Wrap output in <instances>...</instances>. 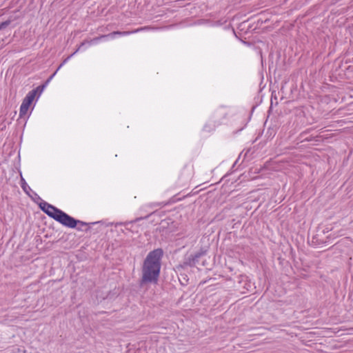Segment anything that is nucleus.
Returning <instances> with one entry per match:
<instances>
[{
    "instance_id": "f257e3e1",
    "label": "nucleus",
    "mask_w": 353,
    "mask_h": 353,
    "mask_svg": "<svg viewBox=\"0 0 353 353\" xmlns=\"http://www.w3.org/2000/svg\"><path fill=\"white\" fill-rule=\"evenodd\" d=\"M163 256L162 248H157L150 252L144 259L142 265V276L139 281L140 287L148 283H157L160 275L161 259Z\"/></svg>"
},
{
    "instance_id": "f03ea898",
    "label": "nucleus",
    "mask_w": 353,
    "mask_h": 353,
    "mask_svg": "<svg viewBox=\"0 0 353 353\" xmlns=\"http://www.w3.org/2000/svg\"><path fill=\"white\" fill-rule=\"evenodd\" d=\"M39 206L48 216L61 224L62 223L64 217H65V212L43 201L39 204Z\"/></svg>"
},
{
    "instance_id": "7ed1b4c3",
    "label": "nucleus",
    "mask_w": 353,
    "mask_h": 353,
    "mask_svg": "<svg viewBox=\"0 0 353 353\" xmlns=\"http://www.w3.org/2000/svg\"><path fill=\"white\" fill-rule=\"evenodd\" d=\"M43 91V90H32L28 93L21 105L19 110V118H22L27 114L31 105L34 101H37Z\"/></svg>"
},
{
    "instance_id": "20e7f679",
    "label": "nucleus",
    "mask_w": 353,
    "mask_h": 353,
    "mask_svg": "<svg viewBox=\"0 0 353 353\" xmlns=\"http://www.w3.org/2000/svg\"><path fill=\"white\" fill-rule=\"evenodd\" d=\"M65 216L61 223L63 226L69 228H77L78 230H83L81 227H77V225H79L81 226H87L84 230L85 232H88L90 230V227L88 226V223L75 219L68 214H65Z\"/></svg>"
},
{
    "instance_id": "39448f33",
    "label": "nucleus",
    "mask_w": 353,
    "mask_h": 353,
    "mask_svg": "<svg viewBox=\"0 0 353 353\" xmlns=\"http://www.w3.org/2000/svg\"><path fill=\"white\" fill-rule=\"evenodd\" d=\"M145 28H140V29H137V30H133V31H131V32L130 31H123V32H121V31H114V32H110V33H109L108 34H102V35H100L99 37H94V38H93L90 41V43H96L99 41H100V40H101L103 39H105V38L114 39L117 35H119V36L128 35V34H130L131 33L137 32L139 30L145 29Z\"/></svg>"
},
{
    "instance_id": "423d86ee",
    "label": "nucleus",
    "mask_w": 353,
    "mask_h": 353,
    "mask_svg": "<svg viewBox=\"0 0 353 353\" xmlns=\"http://www.w3.org/2000/svg\"><path fill=\"white\" fill-rule=\"evenodd\" d=\"M300 90H284L283 103H288L298 99Z\"/></svg>"
},
{
    "instance_id": "0eeeda50",
    "label": "nucleus",
    "mask_w": 353,
    "mask_h": 353,
    "mask_svg": "<svg viewBox=\"0 0 353 353\" xmlns=\"http://www.w3.org/2000/svg\"><path fill=\"white\" fill-rule=\"evenodd\" d=\"M284 90H272L271 94V104L278 105L279 101L283 102V92Z\"/></svg>"
},
{
    "instance_id": "6e6552de",
    "label": "nucleus",
    "mask_w": 353,
    "mask_h": 353,
    "mask_svg": "<svg viewBox=\"0 0 353 353\" xmlns=\"http://www.w3.org/2000/svg\"><path fill=\"white\" fill-rule=\"evenodd\" d=\"M206 253H207V250L205 248L202 247L199 249V251L196 252L194 254H190L195 265L196 263H199V259L201 256L205 255Z\"/></svg>"
},
{
    "instance_id": "1a4fd4ad",
    "label": "nucleus",
    "mask_w": 353,
    "mask_h": 353,
    "mask_svg": "<svg viewBox=\"0 0 353 353\" xmlns=\"http://www.w3.org/2000/svg\"><path fill=\"white\" fill-rule=\"evenodd\" d=\"M194 266H195V265L193 262L191 255L190 254L189 256H185L183 262L182 263L178 265L176 268L178 270H179L181 268L185 269L187 267H194Z\"/></svg>"
},
{
    "instance_id": "9d476101",
    "label": "nucleus",
    "mask_w": 353,
    "mask_h": 353,
    "mask_svg": "<svg viewBox=\"0 0 353 353\" xmlns=\"http://www.w3.org/2000/svg\"><path fill=\"white\" fill-rule=\"evenodd\" d=\"M299 115H300V116H303V117H305V121H301V122H302L303 123H305L306 125H311V124H312L313 123H314V122H315V119H314L313 117H310V119H308V118L307 117V114H306V112H305V111H303V110H301V111H300V112H299Z\"/></svg>"
},
{
    "instance_id": "9b49d317",
    "label": "nucleus",
    "mask_w": 353,
    "mask_h": 353,
    "mask_svg": "<svg viewBox=\"0 0 353 353\" xmlns=\"http://www.w3.org/2000/svg\"><path fill=\"white\" fill-rule=\"evenodd\" d=\"M21 186L23 189V190L28 194H29V190H30V187L26 183L25 179L21 177Z\"/></svg>"
},
{
    "instance_id": "f8f14e48",
    "label": "nucleus",
    "mask_w": 353,
    "mask_h": 353,
    "mask_svg": "<svg viewBox=\"0 0 353 353\" xmlns=\"http://www.w3.org/2000/svg\"><path fill=\"white\" fill-rule=\"evenodd\" d=\"M311 129H309L307 130H305L303 132H301L299 137V139L300 140H301V141H310L311 139H309L308 138L305 137V135L309 132V131Z\"/></svg>"
},
{
    "instance_id": "ddd939ff",
    "label": "nucleus",
    "mask_w": 353,
    "mask_h": 353,
    "mask_svg": "<svg viewBox=\"0 0 353 353\" xmlns=\"http://www.w3.org/2000/svg\"><path fill=\"white\" fill-rule=\"evenodd\" d=\"M11 23V20L8 19L0 23V31L5 30Z\"/></svg>"
},
{
    "instance_id": "4468645a",
    "label": "nucleus",
    "mask_w": 353,
    "mask_h": 353,
    "mask_svg": "<svg viewBox=\"0 0 353 353\" xmlns=\"http://www.w3.org/2000/svg\"><path fill=\"white\" fill-rule=\"evenodd\" d=\"M85 41H83L81 43L80 46L77 48V50L72 53L70 56L68 57L63 63L59 65V68H61L72 56H73L77 51L79 50L80 48L85 44Z\"/></svg>"
},
{
    "instance_id": "2eb2a0df",
    "label": "nucleus",
    "mask_w": 353,
    "mask_h": 353,
    "mask_svg": "<svg viewBox=\"0 0 353 353\" xmlns=\"http://www.w3.org/2000/svg\"><path fill=\"white\" fill-rule=\"evenodd\" d=\"M9 353H25L24 347H13Z\"/></svg>"
},
{
    "instance_id": "dca6fc26",
    "label": "nucleus",
    "mask_w": 353,
    "mask_h": 353,
    "mask_svg": "<svg viewBox=\"0 0 353 353\" xmlns=\"http://www.w3.org/2000/svg\"><path fill=\"white\" fill-rule=\"evenodd\" d=\"M51 78H52V77H50V78H49V79H48L46 82H44L43 83H41V85H37L35 88H42V89L46 88V85H47V84H48V81H50V79Z\"/></svg>"
},
{
    "instance_id": "f3484780",
    "label": "nucleus",
    "mask_w": 353,
    "mask_h": 353,
    "mask_svg": "<svg viewBox=\"0 0 353 353\" xmlns=\"http://www.w3.org/2000/svg\"><path fill=\"white\" fill-rule=\"evenodd\" d=\"M161 224L163 225V228H165V227H167L169 225V222L167 220H163V221H161Z\"/></svg>"
},
{
    "instance_id": "a211bd4d",
    "label": "nucleus",
    "mask_w": 353,
    "mask_h": 353,
    "mask_svg": "<svg viewBox=\"0 0 353 353\" xmlns=\"http://www.w3.org/2000/svg\"><path fill=\"white\" fill-rule=\"evenodd\" d=\"M351 91H352V92H353V90H351Z\"/></svg>"
}]
</instances>
